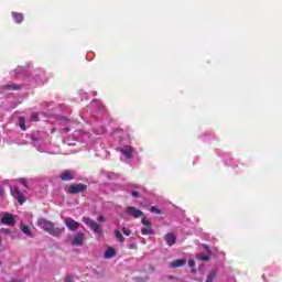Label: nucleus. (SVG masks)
Segmentation results:
<instances>
[{
  "instance_id": "f257e3e1",
  "label": "nucleus",
  "mask_w": 282,
  "mask_h": 282,
  "mask_svg": "<svg viewBox=\"0 0 282 282\" xmlns=\"http://www.w3.org/2000/svg\"><path fill=\"white\" fill-rule=\"evenodd\" d=\"M37 226H40V228H42L44 232H47L48 235H51V237H61V235L65 232V227H55L54 223L45 218H39Z\"/></svg>"
},
{
  "instance_id": "f03ea898",
  "label": "nucleus",
  "mask_w": 282,
  "mask_h": 282,
  "mask_svg": "<svg viewBox=\"0 0 282 282\" xmlns=\"http://www.w3.org/2000/svg\"><path fill=\"white\" fill-rule=\"evenodd\" d=\"M85 191H87V185L78 183L69 185L66 193H68V195H78V193H85Z\"/></svg>"
},
{
  "instance_id": "7ed1b4c3",
  "label": "nucleus",
  "mask_w": 282,
  "mask_h": 282,
  "mask_svg": "<svg viewBox=\"0 0 282 282\" xmlns=\"http://www.w3.org/2000/svg\"><path fill=\"white\" fill-rule=\"evenodd\" d=\"M141 224L142 226H144L141 229V234L147 236V235H155V231L153 230V225L151 224V221H149V219L147 218V216H143L141 219Z\"/></svg>"
},
{
  "instance_id": "20e7f679",
  "label": "nucleus",
  "mask_w": 282,
  "mask_h": 282,
  "mask_svg": "<svg viewBox=\"0 0 282 282\" xmlns=\"http://www.w3.org/2000/svg\"><path fill=\"white\" fill-rule=\"evenodd\" d=\"M10 193H11L12 197H14V199L18 200L20 206H23V204L25 202V196L23 195V192H21V189H19V187H17V186H10Z\"/></svg>"
},
{
  "instance_id": "39448f33",
  "label": "nucleus",
  "mask_w": 282,
  "mask_h": 282,
  "mask_svg": "<svg viewBox=\"0 0 282 282\" xmlns=\"http://www.w3.org/2000/svg\"><path fill=\"white\" fill-rule=\"evenodd\" d=\"M84 224L93 230V232H96L97 235H100L102 232V229H100V225L96 223L95 220H91V218L83 217Z\"/></svg>"
},
{
  "instance_id": "423d86ee",
  "label": "nucleus",
  "mask_w": 282,
  "mask_h": 282,
  "mask_svg": "<svg viewBox=\"0 0 282 282\" xmlns=\"http://www.w3.org/2000/svg\"><path fill=\"white\" fill-rule=\"evenodd\" d=\"M126 213L127 215H129L130 217H133L134 219H140V217L144 215V212L138 209L134 206H128L126 208Z\"/></svg>"
},
{
  "instance_id": "0eeeda50",
  "label": "nucleus",
  "mask_w": 282,
  "mask_h": 282,
  "mask_svg": "<svg viewBox=\"0 0 282 282\" xmlns=\"http://www.w3.org/2000/svg\"><path fill=\"white\" fill-rule=\"evenodd\" d=\"M65 226L68 228V230L76 231L78 228H80V223L74 220L72 217H66L64 219Z\"/></svg>"
},
{
  "instance_id": "6e6552de",
  "label": "nucleus",
  "mask_w": 282,
  "mask_h": 282,
  "mask_svg": "<svg viewBox=\"0 0 282 282\" xmlns=\"http://www.w3.org/2000/svg\"><path fill=\"white\" fill-rule=\"evenodd\" d=\"M75 177L76 173L73 170H65L59 175V180H62V182H70V180H75Z\"/></svg>"
},
{
  "instance_id": "1a4fd4ad",
  "label": "nucleus",
  "mask_w": 282,
  "mask_h": 282,
  "mask_svg": "<svg viewBox=\"0 0 282 282\" xmlns=\"http://www.w3.org/2000/svg\"><path fill=\"white\" fill-rule=\"evenodd\" d=\"M1 224H3L4 226H15L17 221L14 220V216H12V214H6L2 218H1Z\"/></svg>"
},
{
  "instance_id": "9d476101",
  "label": "nucleus",
  "mask_w": 282,
  "mask_h": 282,
  "mask_svg": "<svg viewBox=\"0 0 282 282\" xmlns=\"http://www.w3.org/2000/svg\"><path fill=\"white\" fill-rule=\"evenodd\" d=\"M85 243V234L77 232L72 241V246H83Z\"/></svg>"
},
{
  "instance_id": "9b49d317",
  "label": "nucleus",
  "mask_w": 282,
  "mask_h": 282,
  "mask_svg": "<svg viewBox=\"0 0 282 282\" xmlns=\"http://www.w3.org/2000/svg\"><path fill=\"white\" fill-rule=\"evenodd\" d=\"M164 239L167 243V246H175V243L177 242V237L175 236V234H165L164 235Z\"/></svg>"
},
{
  "instance_id": "f8f14e48",
  "label": "nucleus",
  "mask_w": 282,
  "mask_h": 282,
  "mask_svg": "<svg viewBox=\"0 0 282 282\" xmlns=\"http://www.w3.org/2000/svg\"><path fill=\"white\" fill-rule=\"evenodd\" d=\"M121 153L122 155H124V158H127L128 160H131V158H133V148L127 147L121 150Z\"/></svg>"
},
{
  "instance_id": "ddd939ff",
  "label": "nucleus",
  "mask_w": 282,
  "mask_h": 282,
  "mask_svg": "<svg viewBox=\"0 0 282 282\" xmlns=\"http://www.w3.org/2000/svg\"><path fill=\"white\" fill-rule=\"evenodd\" d=\"M113 257H116V249H113V247H109L105 253H104V258L105 259H113Z\"/></svg>"
},
{
  "instance_id": "4468645a",
  "label": "nucleus",
  "mask_w": 282,
  "mask_h": 282,
  "mask_svg": "<svg viewBox=\"0 0 282 282\" xmlns=\"http://www.w3.org/2000/svg\"><path fill=\"white\" fill-rule=\"evenodd\" d=\"M2 88L6 89L7 91H17V90L21 89V86L17 85V84H7Z\"/></svg>"
},
{
  "instance_id": "2eb2a0df",
  "label": "nucleus",
  "mask_w": 282,
  "mask_h": 282,
  "mask_svg": "<svg viewBox=\"0 0 282 282\" xmlns=\"http://www.w3.org/2000/svg\"><path fill=\"white\" fill-rule=\"evenodd\" d=\"M11 15H12V18H13V20H14V22L15 23H23V13H19V12H12L11 13Z\"/></svg>"
},
{
  "instance_id": "dca6fc26",
  "label": "nucleus",
  "mask_w": 282,
  "mask_h": 282,
  "mask_svg": "<svg viewBox=\"0 0 282 282\" xmlns=\"http://www.w3.org/2000/svg\"><path fill=\"white\" fill-rule=\"evenodd\" d=\"M182 265H186V260H174L171 262V268H182Z\"/></svg>"
},
{
  "instance_id": "f3484780",
  "label": "nucleus",
  "mask_w": 282,
  "mask_h": 282,
  "mask_svg": "<svg viewBox=\"0 0 282 282\" xmlns=\"http://www.w3.org/2000/svg\"><path fill=\"white\" fill-rule=\"evenodd\" d=\"M215 279H217V271L215 269H213L212 271H209V273L207 274L206 281L205 282H213L215 281Z\"/></svg>"
},
{
  "instance_id": "a211bd4d",
  "label": "nucleus",
  "mask_w": 282,
  "mask_h": 282,
  "mask_svg": "<svg viewBox=\"0 0 282 282\" xmlns=\"http://www.w3.org/2000/svg\"><path fill=\"white\" fill-rule=\"evenodd\" d=\"M115 237L118 239L119 243H124V236L118 229H115Z\"/></svg>"
},
{
  "instance_id": "6ab92c4d",
  "label": "nucleus",
  "mask_w": 282,
  "mask_h": 282,
  "mask_svg": "<svg viewBox=\"0 0 282 282\" xmlns=\"http://www.w3.org/2000/svg\"><path fill=\"white\" fill-rule=\"evenodd\" d=\"M196 259H199V261H210V256H206L204 253L196 254Z\"/></svg>"
},
{
  "instance_id": "aec40b11",
  "label": "nucleus",
  "mask_w": 282,
  "mask_h": 282,
  "mask_svg": "<svg viewBox=\"0 0 282 282\" xmlns=\"http://www.w3.org/2000/svg\"><path fill=\"white\" fill-rule=\"evenodd\" d=\"M21 230L22 232H24V235H26L28 237H32V231L30 230V227L22 225L21 226Z\"/></svg>"
},
{
  "instance_id": "412c9836",
  "label": "nucleus",
  "mask_w": 282,
  "mask_h": 282,
  "mask_svg": "<svg viewBox=\"0 0 282 282\" xmlns=\"http://www.w3.org/2000/svg\"><path fill=\"white\" fill-rule=\"evenodd\" d=\"M19 124H20V129H22V131H25L26 127H25V117H20L19 118Z\"/></svg>"
},
{
  "instance_id": "4be33fe9",
  "label": "nucleus",
  "mask_w": 282,
  "mask_h": 282,
  "mask_svg": "<svg viewBox=\"0 0 282 282\" xmlns=\"http://www.w3.org/2000/svg\"><path fill=\"white\" fill-rule=\"evenodd\" d=\"M151 213H155V215H162V210L158 208L156 206H152L150 208Z\"/></svg>"
},
{
  "instance_id": "5701e85b",
  "label": "nucleus",
  "mask_w": 282,
  "mask_h": 282,
  "mask_svg": "<svg viewBox=\"0 0 282 282\" xmlns=\"http://www.w3.org/2000/svg\"><path fill=\"white\" fill-rule=\"evenodd\" d=\"M31 121H32V122H39V113L33 112V113L31 115Z\"/></svg>"
},
{
  "instance_id": "b1692460",
  "label": "nucleus",
  "mask_w": 282,
  "mask_h": 282,
  "mask_svg": "<svg viewBox=\"0 0 282 282\" xmlns=\"http://www.w3.org/2000/svg\"><path fill=\"white\" fill-rule=\"evenodd\" d=\"M121 232H123V235H124L126 237H130V236H131V229H127L126 227H123V228L121 229Z\"/></svg>"
},
{
  "instance_id": "393cba45",
  "label": "nucleus",
  "mask_w": 282,
  "mask_h": 282,
  "mask_svg": "<svg viewBox=\"0 0 282 282\" xmlns=\"http://www.w3.org/2000/svg\"><path fill=\"white\" fill-rule=\"evenodd\" d=\"M18 182H19L20 184H23V186H24L25 188H28V180H25V178H19Z\"/></svg>"
},
{
  "instance_id": "a878e982",
  "label": "nucleus",
  "mask_w": 282,
  "mask_h": 282,
  "mask_svg": "<svg viewBox=\"0 0 282 282\" xmlns=\"http://www.w3.org/2000/svg\"><path fill=\"white\" fill-rule=\"evenodd\" d=\"M133 282H147V278H133Z\"/></svg>"
},
{
  "instance_id": "bb28decb",
  "label": "nucleus",
  "mask_w": 282,
  "mask_h": 282,
  "mask_svg": "<svg viewBox=\"0 0 282 282\" xmlns=\"http://www.w3.org/2000/svg\"><path fill=\"white\" fill-rule=\"evenodd\" d=\"M0 232H3V235H10L11 234L10 229H6V228H1Z\"/></svg>"
},
{
  "instance_id": "cd10ccee",
  "label": "nucleus",
  "mask_w": 282,
  "mask_h": 282,
  "mask_svg": "<svg viewBox=\"0 0 282 282\" xmlns=\"http://www.w3.org/2000/svg\"><path fill=\"white\" fill-rule=\"evenodd\" d=\"M64 282H74V276L67 275L64 280Z\"/></svg>"
},
{
  "instance_id": "c85d7f7f",
  "label": "nucleus",
  "mask_w": 282,
  "mask_h": 282,
  "mask_svg": "<svg viewBox=\"0 0 282 282\" xmlns=\"http://www.w3.org/2000/svg\"><path fill=\"white\" fill-rule=\"evenodd\" d=\"M189 268H195V260H188Z\"/></svg>"
},
{
  "instance_id": "c756f323",
  "label": "nucleus",
  "mask_w": 282,
  "mask_h": 282,
  "mask_svg": "<svg viewBox=\"0 0 282 282\" xmlns=\"http://www.w3.org/2000/svg\"><path fill=\"white\" fill-rule=\"evenodd\" d=\"M132 197H135V198L140 197V192L133 191L132 192Z\"/></svg>"
},
{
  "instance_id": "7c9ffc66",
  "label": "nucleus",
  "mask_w": 282,
  "mask_h": 282,
  "mask_svg": "<svg viewBox=\"0 0 282 282\" xmlns=\"http://www.w3.org/2000/svg\"><path fill=\"white\" fill-rule=\"evenodd\" d=\"M203 248L210 254V247L208 245H204Z\"/></svg>"
},
{
  "instance_id": "2f4dec72",
  "label": "nucleus",
  "mask_w": 282,
  "mask_h": 282,
  "mask_svg": "<svg viewBox=\"0 0 282 282\" xmlns=\"http://www.w3.org/2000/svg\"><path fill=\"white\" fill-rule=\"evenodd\" d=\"M97 221H100L101 224L105 223V216H99V217L97 218Z\"/></svg>"
},
{
  "instance_id": "473e14b6",
  "label": "nucleus",
  "mask_w": 282,
  "mask_h": 282,
  "mask_svg": "<svg viewBox=\"0 0 282 282\" xmlns=\"http://www.w3.org/2000/svg\"><path fill=\"white\" fill-rule=\"evenodd\" d=\"M61 120H62L63 122H69V119H67V118H65V117H62Z\"/></svg>"
},
{
  "instance_id": "72a5a7b5",
  "label": "nucleus",
  "mask_w": 282,
  "mask_h": 282,
  "mask_svg": "<svg viewBox=\"0 0 282 282\" xmlns=\"http://www.w3.org/2000/svg\"><path fill=\"white\" fill-rule=\"evenodd\" d=\"M0 197H3V188H0Z\"/></svg>"
},
{
  "instance_id": "f704fd0d",
  "label": "nucleus",
  "mask_w": 282,
  "mask_h": 282,
  "mask_svg": "<svg viewBox=\"0 0 282 282\" xmlns=\"http://www.w3.org/2000/svg\"><path fill=\"white\" fill-rule=\"evenodd\" d=\"M64 131H65L66 133H68L69 128H64Z\"/></svg>"
},
{
  "instance_id": "c9c22d12",
  "label": "nucleus",
  "mask_w": 282,
  "mask_h": 282,
  "mask_svg": "<svg viewBox=\"0 0 282 282\" xmlns=\"http://www.w3.org/2000/svg\"><path fill=\"white\" fill-rule=\"evenodd\" d=\"M130 248H135L134 246H131Z\"/></svg>"
},
{
  "instance_id": "e433bc0d",
  "label": "nucleus",
  "mask_w": 282,
  "mask_h": 282,
  "mask_svg": "<svg viewBox=\"0 0 282 282\" xmlns=\"http://www.w3.org/2000/svg\"><path fill=\"white\" fill-rule=\"evenodd\" d=\"M2 241L1 237H0V242Z\"/></svg>"
}]
</instances>
